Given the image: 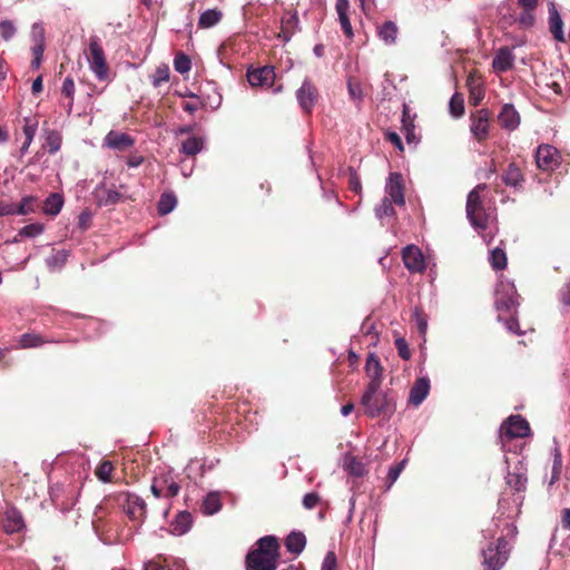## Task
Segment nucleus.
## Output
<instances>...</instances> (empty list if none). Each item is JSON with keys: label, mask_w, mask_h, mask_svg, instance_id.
<instances>
[{"label": "nucleus", "mask_w": 570, "mask_h": 570, "mask_svg": "<svg viewBox=\"0 0 570 570\" xmlns=\"http://www.w3.org/2000/svg\"><path fill=\"white\" fill-rule=\"evenodd\" d=\"M281 546L274 535L258 539L245 558L246 570H276Z\"/></svg>", "instance_id": "1"}, {"label": "nucleus", "mask_w": 570, "mask_h": 570, "mask_svg": "<svg viewBox=\"0 0 570 570\" xmlns=\"http://www.w3.org/2000/svg\"><path fill=\"white\" fill-rule=\"evenodd\" d=\"M361 405L364 413L370 417L391 416L395 411L394 400L381 386L367 384L361 397Z\"/></svg>", "instance_id": "2"}, {"label": "nucleus", "mask_w": 570, "mask_h": 570, "mask_svg": "<svg viewBox=\"0 0 570 570\" xmlns=\"http://www.w3.org/2000/svg\"><path fill=\"white\" fill-rule=\"evenodd\" d=\"M511 548L505 537H500L495 542H490L482 550V570H501L510 557Z\"/></svg>", "instance_id": "3"}, {"label": "nucleus", "mask_w": 570, "mask_h": 570, "mask_svg": "<svg viewBox=\"0 0 570 570\" xmlns=\"http://www.w3.org/2000/svg\"><path fill=\"white\" fill-rule=\"evenodd\" d=\"M487 188L485 184L476 185L468 195L466 216L476 229H485L489 223V213L485 210L480 193Z\"/></svg>", "instance_id": "4"}, {"label": "nucleus", "mask_w": 570, "mask_h": 570, "mask_svg": "<svg viewBox=\"0 0 570 570\" xmlns=\"http://www.w3.org/2000/svg\"><path fill=\"white\" fill-rule=\"evenodd\" d=\"M88 62L90 69L99 80H107L109 76V66L106 60L104 49L100 45V40L97 36H92L89 39L88 48Z\"/></svg>", "instance_id": "5"}, {"label": "nucleus", "mask_w": 570, "mask_h": 570, "mask_svg": "<svg viewBox=\"0 0 570 570\" xmlns=\"http://www.w3.org/2000/svg\"><path fill=\"white\" fill-rule=\"evenodd\" d=\"M118 502L127 517L135 522L142 523L147 514V504L139 495L130 492H120Z\"/></svg>", "instance_id": "6"}, {"label": "nucleus", "mask_w": 570, "mask_h": 570, "mask_svg": "<svg viewBox=\"0 0 570 570\" xmlns=\"http://www.w3.org/2000/svg\"><path fill=\"white\" fill-rule=\"evenodd\" d=\"M534 158L537 168L549 174L556 171L562 164L560 151L549 144L539 145Z\"/></svg>", "instance_id": "7"}, {"label": "nucleus", "mask_w": 570, "mask_h": 570, "mask_svg": "<svg viewBox=\"0 0 570 570\" xmlns=\"http://www.w3.org/2000/svg\"><path fill=\"white\" fill-rule=\"evenodd\" d=\"M519 295L512 285H502L495 294V308L499 312L498 321H503L504 314H515Z\"/></svg>", "instance_id": "8"}, {"label": "nucleus", "mask_w": 570, "mask_h": 570, "mask_svg": "<svg viewBox=\"0 0 570 570\" xmlns=\"http://www.w3.org/2000/svg\"><path fill=\"white\" fill-rule=\"evenodd\" d=\"M151 493L155 498L171 499L178 495L180 485L169 472L157 474L151 482Z\"/></svg>", "instance_id": "9"}, {"label": "nucleus", "mask_w": 570, "mask_h": 570, "mask_svg": "<svg viewBox=\"0 0 570 570\" xmlns=\"http://www.w3.org/2000/svg\"><path fill=\"white\" fill-rule=\"evenodd\" d=\"M530 433L529 422L521 415L509 416L500 428L502 441H510L518 438H525Z\"/></svg>", "instance_id": "10"}, {"label": "nucleus", "mask_w": 570, "mask_h": 570, "mask_svg": "<svg viewBox=\"0 0 570 570\" xmlns=\"http://www.w3.org/2000/svg\"><path fill=\"white\" fill-rule=\"evenodd\" d=\"M492 119L491 111L487 108L478 109L470 116L471 125L470 130L473 137L483 142L489 138L490 122Z\"/></svg>", "instance_id": "11"}, {"label": "nucleus", "mask_w": 570, "mask_h": 570, "mask_svg": "<svg viewBox=\"0 0 570 570\" xmlns=\"http://www.w3.org/2000/svg\"><path fill=\"white\" fill-rule=\"evenodd\" d=\"M296 99L306 115H311L314 106L318 100V90L309 80L305 79L296 91Z\"/></svg>", "instance_id": "12"}, {"label": "nucleus", "mask_w": 570, "mask_h": 570, "mask_svg": "<svg viewBox=\"0 0 570 570\" xmlns=\"http://www.w3.org/2000/svg\"><path fill=\"white\" fill-rule=\"evenodd\" d=\"M246 77L252 87L271 88L274 86L276 73L274 67L263 66L248 69Z\"/></svg>", "instance_id": "13"}, {"label": "nucleus", "mask_w": 570, "mask_h": 570, "mask_svg": "<svg viewBox=\"0 0 570 570\" xmlns=\"http://www.w3.org/2000/svg\"><path fill=\"white\" fill-rule=\"evenodd\" d=\"M402 258L405 267L411 273H423L425 271V259L421 249L415 245H409L402 250Z\"/></svg>", "instance_id": "14"}, {"label": "nucleus", "mask_w": 570, "mask_h": 570, "mask_svg": "<svg viewBox=\"0 0 570 570\" xmlns=\"http://www.w3.org/2000/svg\"><path fill=\"white\" fill-rule=\"evenodd\" d=\"M497 120L502 129L513 131L520 126L521 116L512 104H504Z\"/></svg>", "instance_id": "15"}, {"label": "nucleus", "mask_w": 570, "mask_h": 570, "mask_svg": "<svg viewBox=\"0 0 570 570\" xmlns=\"http://www.w3.org/2000/svg\"><path fill=\"white\" fill-rule=\"evenodd\" d=\"M299 19L297 11L286 10L281 19V31L278 38L288 42L292 37L299 31Z\"/></svg>", "instance_id": "16"}, {"label": "nucleus", "mask_w": 570, "mask_h": 570, "mask_svg": "<svg viewBox=\"0 0 570 570\" xmlns=\"http://www.w3.org/2000/svg\"><path fill=\"white\" fill-rule=\"evenodd\" d=\"M386 194L387 198L394 203L396 206H404V185L403 177L400 173H391L389 177V183L386 184Z\"/></svg>", "instance_id": "17"}, {"label": "nucleus", "mask_w": 570, "mask_h": 570, "mask_svg": "<svg viewBox=\"0 0 570 570\" xmlns=\"http://www.w3.org/2000/svg\"><path fill=\"white\" fill-rule=\"evenodd\" d=\"M135 145V138L125 132L110 130L104 138V146L114 150L125 151Z\"/></svg>", "instance_id": "18"}, {"label": "nucleus", "mask_w": 570, "mask_h": 570, "mask_svg": "<svg viewBox=\"0 0 570 570\" xmlns=\"http://www.w3.org/2000/svg\"><path fill=\"white\" fill-rule=\"evenodd\" d=\"M466 87L469 90V102L476 107L484 98L485 90L481 76L476 71H471L466 78Z\"/></svg>", "instance_id": "19"}, {"label": "nucleus", "mask_w": 570, "mask_h": 570, "mask_svg": "<svg viewBox=\"0 0 570 570\" xmlns=\"http://www.w3.org/2000/svg\"><path fill=\"white\" fill-rule=\"evenodd\" d=\"M548 13L549 31L551 32L553 39L559 42H567L568 39L563 31V21L554 2H550L548 4Z\"/></svg>", "instance_id": "20"}, {"label": "nucleus", "mask_w": 570, "mask_h": 570, "mask_svg": "<svg viewBox=\"0 0 570 570\" xmlns=\"http://www.w3.org/2000/svg\"><path fill=\"white\" fill-rule=\"evenodd\" d=\"M1 525L7 534L20 532L24 528L22 514L14 508L8 509L4 512Z\"/></svg>", "instance_id": "21"}, {"label": "nucleus", "mask_w": 570, "mask_h": 570, "mask_svg": "<svg viewBox=\"0 0 570 570\" xmlns=\"http://www.w3.org/2000/svg\"><path fill=\"white\" fill-rule=\"evenodd\" d=\"M514 58L511 48L501 47L492 60V67L498 72H507L513 68Z\"/></svg>", "instance_id": "22"}, {"label": "nucleus", "mask_w": 570, "mask_h": 570, "mask_svg": "<svg viewBox=\"0 0 570 570\" xmlns=\"http://www.w3.org/2000/svg\"><path fill=\"white\" fill-rule=\"evenodd\" d=\"M383 366L379 357L374 353H370L365 363V373L370 377V382L367 384H375V386H381L383 382Z\"/></svg>", "instance_id": "23"}, {"label": "nucleus", "mask_w": 570, "mask_h": 570, "mask_svg": "<svg viewBox=\"0 0 570 570\" xmlns=\"http://www.w3.org/2000/svg\"><path fill=\"white\" fill-rule=\"evenodd\" d=\"M430 391V380L428 377H419L415 380L410 390L409 403L419 406L428 396Z\"/></svg>", "instance_id": "24"}, {"label": "nucleus", "mask_w": 570, "mask_h": 570, "mask_svg": "<svg viewBox=\"0 0 570 570\" xmlns=\"http://www.w3.org/2000/svg\"><path fill=\"white\" fill-rule=\"evenodd\" d=\"M335 9L344 35L346 36V38L352 40L354 37V31L348 17L350 1L336 0Z\"/></svg>", "instance_id": "25"}, {"label": "nucleus", "mask_w": 570, "mask_h": 570, "mask_svg": "<svg viewBox=\"0 0 570 570\" xmlns=\"http://www.w3.org/2000/svg\"><path fill=\"white\" fill-rule=\"evenodd\" d=\"M94 195L97 205L100 207L114 206L118 204L122 198V195L119 191L106 188L104 186L97 187Z\"/></svg>", "instance_id": "26"}, {"label": "nucleus", "mask_w": 570, "mask_h": 570, "mask_svg": "<svg viewBox=\"0 0 570 570\" xmlns=\"http://www.w3.org/2000/svg\"><path fill=\"white\" fill-rule=\"evenodd\" d=\"M399 27L395 22L387 20L376 26V36L386 46L396 43Z\"/></svg>", "instance_id": "27"}, {"label": "nucleus", "mask_w": 570, "mask_h": 570, "mask_svg": "<svg viewBox=\"0 0 570 570\" xmlns=\"http://www.w3.org/2000/svg\"><path fill=\"white\" fill-rule=\"evenodd\" d=\"M306 546V537L303 532L292 531L285 539V547L288 552L299 554Z\"/></svg>", "instance_id": "28"}, {"label": "nucleus", "mask_w": 570, "mask_h": 570, "mask_svg": "<svg viewBox=\"0 0 570 570\" xmlns=\"http://www.w3.org/2000/svg\"><path fill=\"white\" fill-rule=\"evenodd\" d=\"M38 120L35 118H24V125L22 127V132L24 135V141L20 147V156H23L28 148L30 147L33 137L37 132Z\"/></svg>", "instance_id": "29"}, {"label": "nucleus", "mask_w": 570, "mask_h": 570, "mask_svg": "<svg viewBox=\"0 0 570 570\" xmlns=\"http://www.w3.org/2000/svg\"><path fill=\"white\" fill-rule=\"evenodd\" d=\"M193 517L188 511L179 512L171 523V532L176 535L185 534L191 527Z\"/></svg>", "instance_id": "30"}, {"label": "nucleus", "mask_w": 570, "mask_h": 570, "mask_svg": "<svg viewBox=\"0 0 570 570\" xmlns=\"http://www.w3.org/2000/svg\"><path fill=\"white\" fill-rule=\"evenodd\" d=\"M57 342L53 338H46L40 334L37 333H24L19 338V346L21 348H32V347H39L43 345L45 343H52Z\"/></svg>", "instance_id": "31"}, {"label": "nucleus", "mask_w": 570, "mask_h": 570, "mask_svg": "<svg viewBox=\"0 0 570 570\" xmlns=\"http://www.w3.org/2000/svg\"><path fill=\"white\" fill-rule=\"evenodd\" d=\"M223 18V12L218 9H208L203 12L198 20V27L208 29L217 24Z\"/></svg>", "instance_id": "32"}, {"label": "nucleus", "mask_w": 570, "mask_h": 570, "mask_svg": "<svg viewBox=\"0 0 570 570\" xmlns=\"http://www.w3.org/2000/svg\"><path fill=\"white\" fill-rule=\"evenodd\" d=\"M144 570H184V567L180 563L168 564L167 560L158 554L145 563Z\"/></svg>", "instance_id": "33"}, {"label": "nucleus", "mask_w": 570, "mask_h": 570, "mask_svg": "<svg viewBox=\"0 0 570 570\" xmlns=\"http://www.w3.org/2000/svg\"><path fill=\"white\" fill-rule=\"evenodd\" d=\"M507 186L518 187L523 181L524 177L521 169L514 164H510L502 177Z\"/></svg>", "instance_id": "34"}, {"label": "nucleus", "mask_w": 570, "mask_h": 570, "mask_svg": "<svg viewBox=\"0 0 570 570\" xmlns=\"http://www.w3.org/2000/svg\"><path fill=\"white\" fill-rule=\"evenodd\" d=\"M204 147V140L202 137H189L185 141L181 142V147L179 149L180 153L186 156L193 157L202 151Z\"/></svg>", "instance_id": "35"}, {"label": "nucleus", "mask_w": 570, "mask_h": 570, "mask_svg": "<svg viewBox=\"0 0 570 570\" xmlns=\"http://www.w3.org/2000/svg\"><path fill=\"white\" fill-rule=\"evenodd\" d=\"M63 205V198L61 195L53 193L50 194L43 204V212L47 215L56 216L60 213Z\"/></svg>", "instance_id": "36"}, {"label": "nucleus", "mask_w": 570, "mask_h": 570, "mask_svg": "<svg viewBox=\"0 0 570 570\" xmlns=\"http://www.w3.org/2000/svg\"><path fill=\"white\" fill-rule=\"evenodd\" d=\"M489 262L493 269L503 271L508 264L505 250L501 247H495L490 253Z\"/></svg>", "instance_id": "37"}, {"label": "nucleus", "mask_w": 570, "mask_h": 570, "mask_svg": "<svg viewBox=\"0 0 570 570\" xmlns=\"http://www.w3.org/2000/svg\"><path fill=\"white\" fill-rule=\"evenodd\" d=\"M527 481L525 474L521 472H509L505 476L507 484L517 492L525 490Z\"/></svg>", "instance_id": "38"}, {"label": "nucleus", "mask_w": 570, "mask_h": 570, "mask_svg": "<svg viewBox=\"0 0 570 570\" xmlns=\"http://www.w3.org/2000/svg\"><path fill=\"white\" fill-rule=\"evenodd\" d=\"M115 470V466L112 464V462L108 461V460H104L101 461L96 470H95V475L97 476V479L101 482H105V483H109V482H112V471Z\"/></svg>", "instance_id": "39"}, {"label": "nucleus", "mask_w": 570, "mask_h": 570, "mask_svg": "<svg viewBox=\"0 0 570 570\" xmlns=\"http://www.w3.org/2000/svg\"><path fill=\"white\" fill-rule=\"evenodd\" d=\"M203 512L207 515L217 513L222 509V501L217 493H209L202 505Z\"/></svg>", "instance_id": "40"}, {"label": "nucleus", "mask_w": 570, "mask_h": 570, "mask_svg": "<svg viewBox=\"0 0 570 570\" xmlns=\"http://www.w3.org/2000/svg\"><path fill=\"white\" fill-rule=\"evenodd\" d=\"M75 91L76 89L73 79L71 77H66L62 82L61 95L68 99V104L66 106V110L68 114H70L72 110Z\"/></svg>", "instance_id": "41"}, {"label": "nucleus", "mask_w": 570, "mask_h": 570, "mask_svg": "<svg viewBox=\"0 0 570 570\" xmlns=\"http://www.w3.org/2000/svg\"><path fill=\"white\" fill-rule=\"evenodd\" d=\"M449 108L453 117H462L465 111L463 95L460 92H455L450 99Z\"/></svg>", "instance_id": "42"}, {"label": "nucleus", "mask_w": 570, "mask_h": 570, "mask_svg": "<svg viewBox=\"0 0 570 570\" xmlns=\"http://www.w3.org/2000/svg\"><path fill=\"white\" fill-rule=\"evenodd\" d=\"M177 198L174 194H163L158 202V213L160 215L169 214L176 206Z\"/></svg>", "instance_id": "43"}, {"label": "nucleus", "mask_w": 570, "mask_h": 570, "mask_svg": "<svg viewBox=\"0 0 570 570\" xmlns=\"http://www.w3.org/2000/svg\"><path fill=\"white\" fill-rule=\"evenodd\" d=\"M174 68L177 72L181 75L188 72L191 68L189 57L184 52L177 53L174 59Z\"/></svg>", "instance_id": "44"}, {"label": "nucleus", "mask_w": 570, "mask_h": 570, "mask_svg": "<svg viewBox=\"0 0 570 570\" xmlns=\"http://www.w3.org/2000/svg\"><path fill=\"white\" fill-rule=\"evenodd\" d=\"M35 196H24L19 204H16L17 215H28L35 212Z\"/></svg>", "instance_id": "45"}, {"label": "nucleus", "mask_w": 570, "mask_h": 570, "mask_svg": "<svg viewBox=\"0 0 570 570\" xmlns=\"http://www.w3.org/2000/svg\"><path fill=\"white\" fill-rule=\"evenodd\" d=\"M170 70L168 66H159L153 76V86L160 87L163 83L169 81Z\"/></svg>", "instance_id": "46"}, {"label": "nucleus", "mask_w": 570, "mask_h": 570, "mask_svg": "<svg viewBox=\"0 0 570 570\" xmlns=\"http://www.w3.org/2000/svg\"><path fill=\"white\" fill-rule=\"evenodd\" d=\"M42 232H43V225L39 224V223H35V224H29V225L22 227L18 232V236L32 238V237L39 236L40 234H42Z\"/></svg>", "instance_id": "47"}, {"label": "nucleus", "mask_w": 570, "mask_h": 570, "mask_svg": "<svg viewBox=\"0 0 570 570\" xmlns=\"http://www.w3.org/2000/svg\"><path fill=\"white\" fill-rule=\"evenodd\" d=\"M16 27L11 20H3L0 22V37L4 41H9L16 35Z\"/></svg>", "instance_id": "48"}, {"label": "nucleus", "mask_w": 570, "mask_h": 570, "mask_svg": "<svg viewBox=\"0 0 570 570\" xmlns=\"http://www.w3.org/2000/svg\"><path fill=\"white\" fill-rule=\"evenodd\" d=\"M46 144L49 147L50 154H56L61 146V137L57 131H50L46 138Z\"/></svg>", "instance_id": "49"}, {"label": "nucleus", "mask_w": 570, "mask_h": 570, "mask_svg": "<svg viewBox=\"0 0 570 570\" xmlns=\"http://www.w3.org/2000/svg\"><path fill=\"white\" fill-rule=\"evenodd\" d=\"M517 21L523 29L533 27L535 22L534 11L522 10Z\"/></svg>", "instance_id": "50"}, {"label": "nucleus", "mask_w": 570, "mask_h": 570, "mask_svg": "<svg viewBox=\"0 0 570 570\" xmlns=\"http://www.w3.org/2000/svg\"><path fill=\"white\" fill-rule=\"evenodd\" d=\"M393 204L394 203L392 200H390V198L384 197L381 205L376 208V215L380 218L394 215L395 212L393 208Z\"/></svg>", "instance_id": "51"}, {"label": "nucleus", "mask_w": 570, "mask_h": 570, "mask_svg": "<svg viewBox=\"0 0 570 570\" xmlns=\"http://www.w3.org/2000/svg\"><path fill=\"white\" fill-rule=\"evenodd\" d=\"M395 347L397 350V353L400 355L401 358L407 361L411 358V351H410V347H409V344L406 343V341L404 338H396L395 340Z\"/></svg>", "instance_id": "52"}, {"label": "nucleus", "mask_w": 570, "mask_h": 570, "mask_svg": "<svg viewBox=\"0 0 570 570\" xmlns=\"http://www.w3.org/2000/svg\"><path fill=\"white\" fill-rule=\"evenodd\" d=\"M402 122H403V130L405 131V138H406L407 142L414 141V139H415V135H414V131H413L414 130V125L407 118L405 110L403 111Z\"/></svg>", "instance_id": "53"}, {"label": "nucleus", "mask_w": 570, "mask_h": 570, "mask_svg": "<svg viewBox=\"0 0 570 570\" xmlns=\"http://www.w3.org/2000/svg\"><path fill=\"white\" fill-rule=\"evenodd\" d=\"M508 317L502 322H504L505 324V327L508 330V332L512 333V334H521L522 332L520 331V325H519V321L518 318L514 316V314H507Z\"/></svg>", "instance_id": "54"}, {"label": "nucleus", "mask_w": 570, "mask_h": 570, "mask_svg": "<svg viewBox=\"0 0 570 570\" xmlns=\"http://www.w3.org/2000/svg\"><path fill=\"white\" fill-rule=\"evenodd\" d=\"M321 570H337V558L334 551L326 553Z\"/></svg>", "instance_id": "55"}, {"label": "nucleus", "mask_w": 570, "mask_h": 570, "mask_svg": "<svg viewBox=\"0 0 570 570\" xmlns=\"http://www.w3.org/2000/svg\"><path fill=\"white\" fill-rule=\"evenodd\" d=\"M562 469V459L560 451L556 450L553 468H552V479L551 482L559 480L560 473Z\"/></svg>", "instance_id": "56"}, {"label": "nucleus", "mask_w": 570, "mask_h": 570, "mask_svg": "<svg viewBox=\"0 0 570 570\" xmlns=\"http://www.w3.org/2000/svg\"><path fill=\"white\" fill-rule=\"evenodd\" d=\"M321 501V497L316 492H311L304 495L303 498V505L305 509H313L315 508L318 502Z\"/></svg>", "instance_id": "57"}, {"label": "nucleus", "mask_w": 570, "mask_h": 570, "mask_svg": "<svg viewBox=\"0 0 570 570\" xmlns=\"http://www.w3.org/2000/svg\"><path fill=\"white\" fill-rule=\"evenodd\" d=\"M404 462H401L396 465H393L390 468L386 480H387V488H390L399 478L402 469H403Z\"/></svg>", "instance_id": "58"}, {"label": "nucleus", "mask_w": 570, "mask_h": 570, "mask_svg": "<svg viewBox=\"0 0 570 570\" xmlns=\"http://www.w3.org/2000/svg\"><path fill=\"white\" fill-rule=\"evenodd\" d=\"M347 88H348V94L353 99H360L362 97V88L357 81H355L353 79H348Z\"/></svg>", "instance_id": "59"}, {"label": "nucleus", "mask_w": 570, "mask_h": 570, "mask_svg": "<svg viewBox=\"0 0 570 570\" xmlns=\"http://www.w3.org/2000/svg\"><path fill=\"white\" fill-rule=\"evenodd\" d=\"M559 299L563 305L570 306V281L560 288Z\"/></svg>", "instance_id": "60"}, {"label": "nucleus", "mask_w": 570, "mask_h": 570, "mask_svg": "<svg viewBox=\"0 0 570 570\" xmlns=\"http://www.w3.org/2000/svg\"><path fill=\"white\" fill-rule=\"evenodd\" d=\"M9 215H17L16 204L1 202L0 203V217L9 216Z\"/></svg>", "instance_id": "61"}, {"label": "nucleus", "mask_w": 570, "mask_h": 570, "mask_svg": "<svg viewBox=\"0 0 570 570\" xmlns=\"http://www.w3.org/2000/svg\"><path fill=\"white\" fill-rule=\"evenodd\" d=\"M91 213L87 209L79 215V227L83 230L90 226Z\"/></svg>", "instance_id": "62"}, {"label": "nucleus", "mask_w": 570, "mask_h": 570, "mask_svg": "<svg viewBox=\"0 0 570 570\" xmlns=\"http://www.w3.org/2000/svg\"><path fill=\"white\" fill-rule=\"evenodd\" d=\"M348 186H350V189L353 190L354 193H356V194L361 193V190H362L361 180L355 173L350 176Z\"/></svg>", "instance_id": "63"}, {"label": "nucleus", "mask_w": 570, "mask_h": 570, "mask_svg": "<svg viewBox=\"0 0 570 570\" xmlns=\"http://www.w3.org/2000/svg\"><path fill=\"white\" fill-rule=\"evenodd\" d=\"M386 139L390 142H392L399 150L403 151L404 147H403V144H402V140H401V137L399 136V134L389 131L386 134Z\"/></svg>", "instance_id": "64"}]
</instances>
